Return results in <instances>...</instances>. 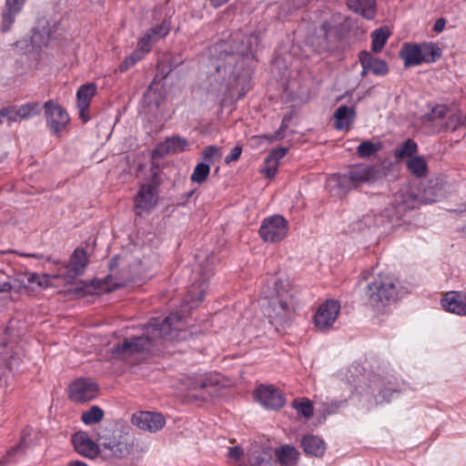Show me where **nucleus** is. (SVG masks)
Segmentation results:
<instances>
[{"label": "nucleus", "instance_id": "f257e3e1", "mask_svg": "<svg viewBox=\"0 0 466 466\" xmlns=\"http://www.w3.org/2000/svg\"><path fill=\"white\" fill-rule=\"evenodd\" d=\"M182 327L181 318L177 313L170 314L162 321L153 319L140 336L126 339L122 344L114 348L113 352L119 358L127 359L137 353L148 351L162 339H185L187 332L181 329Z\"/></svg>", "mask_w": 466, "mask_h": 466}, {"label": "nucleus", "instance_id": "f03ea898", "mask_svg": "<svg viewBox=\"0 0 466 466\" xmlns=\"http://www.w3.org/2000/svg\"><path fill=\"white\" fill-rule=\"evenodd\" d=\"M260 307L270 323L277 326L288 323L296 309L294 290L289 280L279 279L270 293L260 299Z\"/></svg>", "mask_w": 466, "mask_h": 466}, {"label": "nucleus", "instance_id": "7ed1b4c3", "mask_svg": "<svg viewBox=\"0 0 466 466\" xmlns=\"http://www.w3.org/2000/svg\"><path fill=\"white\" fill-rule=\"evenodd\" d=\"M378 172L373 167L358 165L352 167L347 175H333L328 180V187L334 195H343L350 187L370 182L377 178Z\"/></svg>", "mask_w": 466, "mask_h": 466}, {"label": "nucleus", "instance_id": "20e7f679", "mask_svg": "<svg viewBox=\"0 0 466 466\" xmlns=\"http://www.w3.org/2000/svg\"><path fill=\"white\" fill-rule=\"evenodd\" d=\"M98 441L100 445L109 451L113 456L120 459L128 456L135 458L144 451L132 436L123 434L120 431H106L99 435Z\"/></svg>", "mask_w": 466, "mask_h": 466}, {"label": "nucleus", "instance_id": "39448f33", "mask_svg": "<svg viewBox=\"0 0 466 466\" xmlns=\"http://www.w3.org/2000/svg\"><path fill=\"white\" fill-rule=\"evenodd\" d=\"M397 294L395 279L390 275L378 274L365 289V297L369 304L374 308L387 305Z\"/></svg>", "mask_w": 466, "mask_h": 466}, {"label": "nucleus", "instance_id": "423d86ee", "mask_svg": "<svg viewBox=\"0 0 466 466\" xmlns=\"http://www.w3.org/2000/svg\"><path fill=\"white\" fill-rule=\"evenodd\" d=\"M400 56L406 67L417 66L423 62H433L441 56V50L433 45L418 46L404 44L400 51Z\"/></svg>", "mask_w": 466, "mask_h": 466}, {"label": "nucleus", "instance_id": "0eeeda50", "mask_svg": "<svg viewBox=\"0 0 466 466\" xmlns=\"http://www.w3.org/2000/svg\"><path fill=\"white\" fill-rule=\"evenodd\" d=\"M46 127L51 134L56 137L67 131L70 116L67 111L54 100L46 101L43 106Z\"/></svg>", "mask_w": 466, "mask_h": 466}, {"label": "nucleus", "instance_id": "6e6552de", "mask_svg": "<svg viewBox=\"0 0 466 466\" xmlns=\"http://www.w3.org/2000/svg\"><path fill=\"white\" fill-rule=\"evenodd\" d=\"M88 263V256L85 249L76 248L70 257L69 262L59 268L58 273L54 278L64 280L65 285L72 284L76 277L82 275Z\"/></svg>", "mask_w": 466, "mask_h": 466}, {"label": "nucleus", "instance_id": "1a4fd4ad", "mask_svg": "<svg viewBox=\"0 0 466 466\" xmlns=\"http://www.w3.org/2000/svg\"><path fill=\"white\" fill-rule=\"evenodd\" d=\"M288 230V221L282 216L274 215L262 221L258 233L265 242L276 243L287 237Z\"/></svg>", "mask_w": 466, "mask_h": 466}, {"label": "nucleus", "instance_id": "9d476101", "mask_svg": "<svg viewBox=\"0 0 466 466\" xmlns=\"http://www.w3.org/2000/svg\"><path fill=\"white\" fill-rule=\"evenodd\" d=\"M254 397L263 407L270 410L280 409L286 402L281 390L272 385H260L255 390Z\"/></svg>", "mask_w": 466, "mask_h": 466}, {"label": "nucleus", "instance_id": "9b49d317", "mask_svg": "<svg viewBox=\"0 0 466 466\" xmlns=\"http://www.w3.org/2000/svg\"><path fill=\"white\" fill-rule=\"evenodd\" d=\"M339 309V304L335 300H327L321 304L314 316L316 328L319 330L329 329L336 321Z\"/></svg>", "mask_w": 466, "mask_h": 466}, {"label": "nucleus", "instance_id": "f8f14e48", "mask_svg": "<svg viewBox=\"0 0 466 466\" xmlns=\"http://www.w3.org/2000/svg\"><path fill=\"white\" fill-rule=\"evenodd\" d=\"M98 391L96 382L89 379H77L69 386V398L76 402L88 401L94 399Z\"/></svg>", "mask_w": 466, "mask_h": 466}, {"label": "nucleus", "instance_id": "ddd939ff", "mask_svg": "<svg viewBox=\"0 0 466 466\" xmlns=\"http://www.w3.org/2000/svg\"><path fill=\"white\" fill-rule=\"evenodd\" d=\"M131 421L139 430L149 432H156L166 424V420L162 414L151 411L136 412L133 414Z\"/></svg>", "mask_w": 466, "mask_h": 466}, {"label": "nucleus", "instance_id": "4468645a", "mask_svg": "<svg viewBox=\"0 0 466 466\" xmlns=\"http://www.w3.org/2000/svg\"><path fill=\"white\" fill-rule=\"evenodd\" d=\"M157 184H143L135 197V208L138 215L151 210L157 202Z\"/></svg>", "mask_w": 466, "mask_h": 466}, {"label": "nucleus", "instance_id": "2eb2a0df", "mask_svg": "<svg viewBox=\"0 0 466 466\" xmlns=\"http://www.w3.org/2000/svg\"><path fill=\"white\" fill-rule=\"evenodd\" d=\"M394 202L400 210L410 209L421 204L418 189L410 185H403L395 194Z\"/></svg>", "mask_w": 466, "mask_h": 466}, {"label": "nucleus", "instance_id": "dca6fc26", "mask_svg": "<svg viewBox=\"0 0 466 466\" xmlns=\"http://www.w3.org/2000/svg\"><path fill=\"white\" fill-rule=\"evenodd\" d=\"M360 61L362 66L361 76L371 72L376 76H384L388 73V66L385 61L373 57L369 52L362 51L360 54Z\"/></svg>", "mask_w": 466, "mask_h": 466}, {"label": "nucleus", "instance_id": "f3484780", "mask_svg": "<svg viewBox=\"0 0 466 466\" xmlns=\"http://www.w3.org/2000/svg\"><path fill=\"white\" fill-rule=\"evenodd\" d=\"M72 442L76 451L83 456L95 458L98 454V445L84 431L76 432L72 438Z\"/></svg>", "mask_w": 466, "mask_h": 466}, {"label": "nucleus", "instance_id": "a211bd4d", "mask_svg": "<svg viewBox=\"0 0 466 466\" xmlns=\"http://www.w3.org/2000/svg\"><path fill=\"white\" fill-rule=\"evenodd\" d=\"M441 305L447 311L466 315V294L458 291L448 292L441 299Z\"/></svg>", "mask_w": 466, "mask_h": 466}, {"label": "nucleus", "instance_id": "6ab92c4d", "mask_svg": "<svg viewBox=\"0 0 466 466\" xmlns=\"http://www.w3.org/2000/svg\"><path fill=\"white\" fill-rule=\"evenodd\" d=\"M96 91V86L93 83L83 85L77 90L76 98L77 107L79 109V117L85 122L88 119L86 111L88 109L91 99L95 96Z\"/></svg>", "mask_w": 466, "mask_h": 466}, {"label": "nucleus", "instance_id": "aec40b11", "mask_svg": "<svg viewBox=\"0 0 466 466\" xmlns=\"http://www.w3.org/2000/svg\"><path fill=\"white\" fill-rule=\"evenodd\" d=\"M56 279L57 278H54V275L37 274L31 271H25L18 274V280L21 283L30 287H38L40 289H46L52 286L53 280Z\"/></svg>", "mask_w": 466, "mask_h": 466}, {"label": "nucleus", "instance_id": "412c9836", "mask_svg": "<svg viewBox=\"0 0 466 466\" xmlns=\"http://www.w3.org/2000/svg\"><path fill=\"white\" fill-rule=\"evenodd\" d=\"M288 150V147H281L270 152L269 156L265 160L264 167L261 169V172L266 177L270 178L275 176L279 168V161L286 156Z\"/></svg>", "mask_w": 466, "mask_h": 466}, {"label": "nucleus", "instance_id": "4be33fe9", "mask_svg": "<svg viewBox=\"0 0 466 466\" xmlns=\"http://www.w3.org/2000/svg\"><path fill=\"white\" fill-rule=\"evenodd\" d=\"M25 0H6L3 14L2 29L7 32L15 22L16 15L22 10Z\"/></svg>", "mask_w": 466, "mask_h": 466}, {"label": "nucleus", "instance_id": "5701e85b", "mask_svg": "<svg viewBox=\"0 0 466 466\" xmlns=\"http://www.w3.org/2000/svg\"><path fill=\"white\" fill-rule=\"evenodd\" d=\"M165 99V87L160 80L154 79L145 94L147 106H158Z\"/></svg>", "mask_w": 466, "mask_h": 466}, {"label": "nucleus", "instance_id": "b1692460", "mask_svg": "<svg viewBox=\"0 0 466 466\" xmlns=\"http://www.w3.org/2000/svg\"><path fill=\"white\" fill-rule=\"evenodd\" d=\"M466 126V114L458 107H450L442 129L456 131Z\"/></svg>", "mask_w": 466, "mask_h": 466}, {"label": "nucleus", "instance_id": "393cba45", "mask_svg": "<svg viewBox=\"0 0 466 466\" xmlns=\"http://www.w3.org/2000/svg\"><path fill=\"white\" fill-rule=\"evenodd\" d=\"M301 447L305 453L316 457H321L325 452V444L316 436H305L301 441Z\"/></svg>", "mask_w": 466, "mask_h": 466}, {"label": "nucleus", "instance_id": "a878e982", "mask_svg": "<svg viewBox=\"0 0 466 466\" xmlns=\"http://www.w3.org/2000/svg\"><path fill=\"white\" fill-rule=\"evenodd\" d=\"M348 6L367 19L375 15V0H348Z\"/></svg>", "mask_w": 466, "mask_h": 466}, {"label": "nucleus", "instance_id": "bb28decb", "mask_svg": "<svg viewBox=\"0 0 466 466\" xmlns=\"http://www.w3.org/2000/svg\"><path fill=\"white\" fill-rule=\"evenodd\" d=\"M450 106L445 105H437L423 116L424 122L431 123L442 128V124L445 122L447 115L449 114Z\"/></svg>", "mask_w": 466, "mask_h": 466}, {"label": "nucleus", "instance_id": "cd10ccee", "mask_svg": "<svg viewBox=\"0 0 466 466\" xmlns=\"http://www.w3.org/2000/svg\"><path fill=\"white\" fill-rule=\"evenodd\" d=\"M185 384L188 390H206L208 396L213 394L216 391V385L214 381L201 376L187 378L185 380Z\"/></svg>", "mask_w": 466, "mask_h": 466}, {"label": "nucleus", "instance_id": "c85d7f7f", "mask_svg": "<svg viewBox=\"0 0 466 466\" xmlns=\"http://www.w3.org/2000/svg\"><path fill=\"white\" fill-rule=\"evenodd\" d=\"M355 116V110L346 106H339L334 115L335 127L338 129L348 128Z\"/></svg>", "mask_w": 466, "mask_h": 466}, {"label": "nucleus", "instance_id": "c756f323", "mask_svg": "<svg viewBox=\"0 0 466 466\" xmlns=\"http://www.w3.org/2000/svg\"><path fill=\"white\" fill-rule=\"evenodd\" d=\"M188 147L187 139L179 137H169L159 146V150L166 154H176L185 151Z\"/></svg>", "mask_w": 466, "mask_h": 466}, {"label": "nucleus", "instance_id": "7c9ffc66", "mask_svg": "<svg viewBox=\"0 0 466 466\" xmlns=\"http://www.w3.org/2000/svg\"><path fill=\"white\" fill-rule=\"evenodd\" d=\"M217 71L219 74H227L228 72L230 73L225 86H221L218 91L213 93L217 98H220L222 96L226 95L227 92L230 93L236 87L235 83L238 81V77L236 76L235 73L232 72L231 66L229 65L218 66Z\"/></svg>", "mask_w": 466, "mask_h": 466}, {"label": "nucleus", "instance_id": "2f4dec72", "mask_svg": "<svg viewBox=\"0 0 466 466\" xmlns=\"http://www.w3.org/2000/svg\"><path fill=\"white\" fill-rule=\"evenodd\" d=\"M299 451L292 446L284 445L276 451V456L284 466L294 465L299 459Z\"/></svg>", "mask_w": 466, "mask_h": 466}, {"label": "nucleus", "instance_id": "473e14b6", "mask_svg": "<svg viewBox=\"0 0 466 466\" xmlns=\"http://www.w3.org/2000/svg\"><path fill=\"white\" fill-rule=\"evenodd\" d=\"M406 165L409 172L417 177H425L427 174V163L421 156H414L407 159Z\"/></svg>", "mask_w": 466, "mask_h": 466}, {"label": "nucleus", "instance_id": "72a5a7b5", "mask_svg": "<svg viewBox=\"0 0 466 466\" xmlns=\"http://www.w3.org/2000/svg\"><path fill=\"white\" fill-rule=\"evenodd\" d=\"M418 149L417 144L412 139H407L400 144L394 151L397 159L410 158L414 157Z\"/></svg>", "mask_w": 466, "mask_h": 466}, {"label": "nucleus", "instance_id": "f704fd0d", "mask_svg": "<svg viewBox=\"0 0 466 466\" xmlns=\"http://www.w3.org/2000/svg\"><path fill=\"white\" fill-rule=\"evenodd\" d=\"M21 120L29 119L40 115L42 106L38 102H29L16 106Z\"/></svg>", "mask_w": 466, "mask_h": 466}, {"label": "nucleus", "instance_id": "c9c22d12", "mask_svg": "<svg viewBox=\"0 0 466 466\" xmlns=\"http://www.w3.org/2000/svg\"><path fill=\"white\" fill-rule=\"evenodd\" d=\"M389 36L390 31L387 28L380 27L372 32V51L380 53L385 46Z\"/></svg>", "mask_w": 466, "mask_h": 466}, {"label": "nucleus", "instance_id": "e433bc0d", "mask_svg": "<svg viewBox=\"0 0 466 466\" xmlns=\"http://www.w3.org/2000/svg\"><path fill=\"white\" fill-rule=\"evenodd\" d=\"M271 456L266 451H254L250 453L248 466H271Z\"/></svg>", "mask_w": 466, "mask_h": 466}, {"label": "nucleus", "instance_id": "4c0bfd02", "mask_svg": "<svg viewBox=\"0 0 466 466\" xmlns=\"http://www.w3.org/2000/svg\"><path fill=\"white\" fill-rule=\"evenodd\" d=\"M206 284L203 280L199 284H192L187 292V303L200 302L205 296Z\"/></svg>", "mask_w": 466, "mask_h": 466}, {"label": "nucleus", "instance_id": "58836bf2", "mask_svg": "<svg viewBox=\"0 0 466 466\" xmlns=\"http://www.w3.org/2000/svg\"><path fill=\"white\" fill-rule=\"evenodd\" d=\"M210 171V167L208 163H198L190 176V179L194 183L202 184L208 178Z\"/></svg>", "mask_w": 466, "mask_h": 466}, {"label": "nucleus", "instance_id": "ea45409f", "mask_svg": "<svg viewBox=\"0 0 466 466\" xmlns=\"http://www.w3.org/2000/svg\"><path fill=\"white\" fill-rule=\"evenodd\" d=\"M421 204H429L436 201L441 196V188L438 185L430 186L419 194Z\"/></svg>", "mask_w": 466, "mask_h": 466}, {"label": "nucleus", "instance_id": "a19ab883", "mask_svg": "<svg viewBox=\"0 0 466 466\" xmlns=\"http://www.w3.org/2000/svg\"><path fill=\"white\" fill-rule=\"evenodd\" d=\"M380 148V143L364 141L358 146L357 153L360 157H369L378 152Z\"/></svg>", "mask_w": 466, "mask_h": 466}, {"label": "nucleus", "instance_id": "79ce46f5", "mask_svg": "<svg viewBox=\"0 0 466 466\" xmlns=\"http://www.w3.org/2000/svg\"><path fill=\"white\" fill-rule=\"evenodd\" d=\"M104 417V411L97 406H92L88 410L83 412L82 420L86 424L99 422Z\"/></svg>", "mask_w": 466, "mask_h": 466}, {"label": "nucleus", "instance_id": "37998d69", "mask_svg": "<svg viewBox=\"0 0 466 466\" xmlns=\"http://www.w3.org/2000/svg\"><path fill=\"white\" fill-rule=\"evenodd\" d=\"M39 27L40 25L34 29L31 36V41L33 45L36 47L46 46L49 39V32L46 31L44 26H42V31Z\"/></svg>", "mask_w": 466, "mask_h": 466}, {"label": "nucleus", "instance_id": "c03bdc74", "mask_svg": "<svg viewBox=\"0 0 466 466\" xmlns=\"http://www.w3.org/2000/svg\"><path fill=\"white\" fill-rule=\"evenodd\" d=\"M292 407L306 419H309L313 415L312 404L309 400H294Z\"/></svg>", "mask_w": 466, "mask_h": 466}, {"label": "nucleus", "instance_id": "a18cd8bd", "mask_svg": "<svg viewBox=\"0 0 466 466\" xmlns=\"http://www.w3.org/2000/svg\"><path fill=\"white\" fill-rule=\"evenodd\" d=\"M221 156L220 148L216 146L207 147L202 151V158L206 161L205 163H208V165L218 160Z\"/></svg>", "mask_w": 466, "mask_h": 466}, {"label": "nucleus", "instance_id": "49530a36", "mask_svg": "<svg viewBox=\"0 0 466 466\" xmlns=\"http://www.w3.org/2000/svg\"><path fill=\"white\" fill-rule=\"evenodd\" d=\"M143 58V55L135 50L130 56H127L119 66L120 72H126L130 67L135 66L138 61Z\"/></svg>", "mask_w": 466, "mask_h": 466}, {"label": "nucleus", "instance_id": "de8ad7c7", "mask_svg": "<svg viewBox=\"0 0 466 466\" xmlns=\"http://www.w3.org/2000/svg\"><path fill=\"white\" fill-rule=\"evenodd\" d=\"M170 31V25L167 21H163L161 25L152 27L148 32L155 35L158 40L164 38Z\"/></svg>", "mask_w": 466, "mask_h": 466}, {"label": "nucleus", "instance_id": "09e8293b", "mask_svg": "<svg viewBox=\"0 0 466 466\" xmlns=\"http://www.w3.org/2000/svg\"><path fill=\"white\" fill-rule=\"evenodd\" d=\"M1 115L5 116L6 120L9 123H16L21 121V117L19 116L16 106L5 107L4 113Z\"/></svg>", "mask_w": 466, "mask_h": 466}, {"label": "nucleus", "instance_id": "8fccbe9b", "mask_svg": "<svg viewBox=\"0 0 466 466\" xmlns=\"http://www.w3.org/2000/svg\"><path fill=\"white\" fill-rule=\"evenodd\" d=\"M150 36H147L144 35L137 43V51H138L143 56L147 53H148L152 47V43L149 40Z\"/></svg>", "mask_w": 466, "mask_h": 466}, {"label": "nucleus", "instance_id": "3c124183", "mask_svg": "<svg viewBox=\"0 0 466 466\" xmlns=\"http://www.w3.org/2000/svg\"><path fill=\"white\" fill-rule=\"evenodd\" d=\"M283 129H284V126H282L281 128L272 136L263 135V136L253 137L252 138L258 140V141L266 140L268 143H272L274 141L280 140L283 138Z\"/></svg>", "mask_w": 466, "mask_h": 466}, {"label": "nucleus", "instance_id": "603ef678", "mask_svg": "<svg viewBox=\"0 0 466 466\" xmlns=\"http://www.w3.org/2000/svg\"><path fill=\"white\" fill-rule=\"evenodd\" d=\"M241 147H235L230 154H228L226 158H225V161L226 163H229L231 161H236L239 158L240 155H241Z\"/></svg>", "mask_w": 466, "mask_h": 466}, {"label": "nucleus", "instance_id": "864d4df0", "mask_svg": "<svg viewBox=\"0 0 466 466\" xmlns=\"http://www.w3.org/2000/svg\"><path fill=\"white\" fill-rule=\"evenodd\" d=\"M12 289V286L9 281L6 280V278L0 273V292L9 291Z\"/></svg>", "mask_w": 466, "mask_h": 466}, {"label": "nucleus", "instance_id": "5fc2aeb1", "mask_svg": "<svg viewBox=\"0 0 466 466\" xmlns=\"http://www.w3.org/2000/svg\"><path fill=\"white\" fill-rule=\"evenodd\" d=\"M243 454V451L238 447H232L228 451V457L231 459L238 460L239 459Z\"/></svg>", "mask_w": 466, "mask_h": 466}, {"label": "nucleus", "instance_id": "6e6d98bb", "mask_svg": "<svg viewBox=\"0 0 466 466\" xmlns=\"http://www.w3.org/2000/svg\"><path fill=\"white\" fill-rule=\"evenodd\" d=\"M445 26V20L442 18H440L436 21L434 25V30L436 32H441L444 29Z\"/></svg>", "mask_w": 466, "mask_h": 466}, {"label": "nucleus", "instance_id": "4d7b16f0", "mask_svg": "<svg viewBox=\"0 0 466 466\" xmlns=\"http://www.w3.org/2000/svg\"><path fill=\"white\" fill-rule=\"evenodd\" d=\"M229 0H210V4L213 7L218 8L228 3Z\"/></svg>", "mask_w": 466, "mask_h": 466}, {"label": "nucleus", "instance_id": "13d9d810", "mask_svg": "<svg viewBox=\"0 0 466 466\" xmlns=\"http://www.w3.org/2000/svg\"><path fill=\"white\" fill-rule=\"evenodd\" d=\"M23 449V442H20L16 447L10 450L6 454V459L11 457L15 452Z\"/></svg>", "mask_w": 466, "mask_h": 466}, {"label": "nucleus", "instance_id": "bf43d9fd", "mask_svg": "<svg viewBox=\"0 0 466 466\" xmlns=\"http://www.w3.org/2000/svg\"><path fill=\"white\" fill-rule=\"evenodd\" d=\"M249 51H250L249 46L240 47V48H238V50H237V52H238L239 55H241V56L248 55Z\"/></svg>", "mask_w": 466, "mask_h": 466}, {"label": "nucleus", "instance_id": "052dcab7", "mask_svg": "<svg viewBox=\"0 0 466 466\" xmlns=\"http://www.w3.org/2000/svg\"><path fill=\"white\" fill-rule=\"evenodd\" d=\"M67 466H87L85 462L79 461H74L67 464Z\"/></svg>", "mask_w": 466, "mask_h": 466}, {"label": "nucleus", "instance_id": "680f3d73", "mask_svg": "<svg viewBox=\"0 0 466 466\" xmlns=\"http://www.w3.org/2000/svg\"><path fill=\"white\" fill-rule=\"evenodd\" d=\"M145 35H146L147 36H150L149 40H150V42L152 43V45H154L156 42H157V41H158V39H157V38L155 37V35H152V34H150L148 31H147Z\"/></svg>", "mask_w": 466, "mask_h": 466}, {"label": "nucleus", "instance_id": "e2e57ef3", "mask_svg": "<svg viewBox=\"0 0 466 466\" xmlns=\"http://www.w3.org/2000/svg\"><path fill=\"white\" fill-rule=\"evenodd\" d=\"M346 401H347V400H346V399H345V400H343L337 401V402H335V403L333 404V406H334V408H335V409H338V408H339L340 406L345 405Z\"/></svg>", "mask_w": 466, "mask_h": 466}, {"label": "nucleus", "instance_id": "0e129e2a", "mask_svg": "<svg viewBox=\"0 0 466 466\" xmlns=\"http://www.w3.org/2000/svg\"><path fill=\"white\" fill-rule=\"evenodd\" d=\"M2 113H4V108L0 109V114ZM5 119L6 120V116L0 115V124H3Z\"/></svg>", "mask_w": 466, "mask_h": 466}, {"label": "nucleus", "instance_id": "69168bd1", "mask_svg": "<svg viewBox=\"0 0 466 466\" xmlns=\"http://www.w3.org/2000/svg\"><path fill=\"white\" fill-rule=\"evenodd\" d=\"M211 273V269H208V272H206V278L208 279Z\"/></svg>", "mask_w": 466, "mask_h": 466}, {"label": "nucleus", "instance_id": "338daca9", "mask_svg": "<svg viewBox=\"0 0 466 466\" xmlns=\"http://www.w3.org/2000/svg\"><path fill=\"white\" fill-rule=\"evenodd\" d=\"M200 397H201L202 399H206L207 395L203 393V394H201V395H200Z\"/></svg>", "mask_w": 466, "mask_h": 466}, {"label": "nucleus", "instance_id": "774afa93", "mask_svg": "<svg viewBox=\"0 0 466 466\" xmlns=\"http://www.w3.org/2000/svg\"><path fill=\"white\" fill-rule=\"evenodd\" d=\"M323 30H324L325 34H327L326 25H323Z\"/></svg>", "mask_w": 466, "mask_h": 466}]
</instances>
